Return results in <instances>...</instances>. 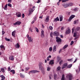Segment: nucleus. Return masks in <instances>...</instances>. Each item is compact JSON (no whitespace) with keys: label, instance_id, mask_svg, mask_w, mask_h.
<instances>
[{"label":"nucleus","instance_id":"obj_16","mask_svg":"<svg viewBox=\"0 0 80 80\" xmlns=\"http://www.w3.org/2000/svg\"><path fill=\"white\" fill-rule=\"evenodd\" d=\"M39 68L43 67V63L42 62H39L38 64Z\"/></svg>","mask_w":80,"mask_h":80},{"label":"nucleus","instance_id":"obj_36","mask_svg":"<svg viewBox=\"0 0 80 80\" xmlns=\"http://www.w3.org/2000/svg\"><path fill=\"white\" fill-rule=\"evenodd\" d=\"M5 40H6V41H8V42L10 41V39L9 38H7L6 37L5 38Z\"/></svg>","mask_w":80,"mask_h":80},{"label":"nucleus","instance_id":"obj_58","mask_svg":"<svg viewBox=\"0 0 80 80\" xmlns=\"http://www.w3.org/2000/svg\"><path fill=\"white\" fill-rule=\"evenodd\" d=\"M2 35H4V34H5V32L3 31H2Z\"/></svg>","mask_w":80,"mask_h":80},{"label":"nucleus","instance_id":"obj_3","mask_svg":"<svg viewBox=\"0 0 80 80\" xmlns=\"http://www.w3.org/2000/svg\"><path fill=\"white\" fill-rule=\"evenodd\" d=\"M27 37L28 38L29 42H31L32 43L33 42V39L32 38V37L30 36L29 37V35L28 34L27 35Z\"/></svg>","mask_w":80,"mask_h":80},{"label":"nucleus","instance_id":"obj_32","mask_svg":"<svg viewBox=\"0 0 80 80\" xmlns=\"http://www.w3.org/2000/svg\"><path fill=\"white\" fill-rule=\"evenodd\" d=\"M57 75L56 74H54V80H56V79H57Z\"/></svg>","mask_w":80,"mask_h":80},{"label":"nucleus","instance_id":"obj_22","mask_svg":"<svg viewBox=\"0 0 80 80\" xmlns=\"http://www.w3.org/2000/svg\"><path fill=\"white\" fill-rule=\"evenodd\" d=\"M15 47H16V48H18L20 47V45H19V44L18 42L15 45Z\"/></svg>","mask_w":80,"mask_h":80},{"label":"nucleus","instance_id":"obj_35","mask_svg":"<svg viewBox=\"0 0 80 80\" xmlns=\"http://www.w3.org/2000/svg\"><path fill=\"white\" fill-rule=\"evenodd\" d=\"M7 5L6 4L5 6L4 10H7Z\"/></svg>","mask_w":80,"mask_h":80},{"label":"nucleus","instance_id":"obj_43","mask_svg":"<svg viewBox=\"0 0 80 80\" xmlns=\"http://www.w3.org/2000/svg\"><path fill=\"white\" fill-rule=\"evenodd\" d=\"M63 62V61L62 60H61L60 61V62H59V64L60 65H61L62 63Z\"/></svg>","mask_w":80,"mask_h":80},{"label":"nucleus","instance_id":"obj_51","mask_svg":"<svg viewBox=\"0 0 80 80\" xmlns=\"http://www.w3.org/2000/svg\"><path fill=\"white\" fill-rule=\"evenodd\" d=\"M76 36H77V33H74L73 37H76Z\"/></svg>","mask_w":80,"mask_h":80},{"label":"nucleus","instance_id":"obj_8","mask_svg":"<svg viewBox=\"0 0 80 80\" xmlns=\"http://www.w3.org/2000/svg\"><path fill=\"white\" fill-rule=\"evenodd\" d=\"M31 71L32 73H36L40 72V71L37 70H32Z\"/></svg>","mask_w":80,"mask_h":80},{"label":"nucleus","instance_id":"obj_60","mask_svg":"<svg viewBox=\"0 0 80 80\" xmlns=\"http://www.w3.org/2000/svg\"><path fill=\"white\" fill-rule=\"evenodd\" d=\"M57 5H58V6H59V5H60V2L59 1L58 2Z\"/></svg>","mask_w":80,"mask_h":80},{"label":"nucleus","instance_id":"obj_25","mask_svg":"<svg viewBox=\"0 0 80 80\" xmlns=\"http://www.w3.org/2000/svg\"><path fill=\"white\" fill-rule=\"evenodd\" d=\"M9 59H10V60H12V61H13V60H14V58H13V56H11L9 57Z\"/></svg>","mask_w":80,"mask_h":80},{"label":"nucleus","instance_id":"obj_34","mask_svg":"<svg viewBox=\"0 0 80 80\" xmlns=\"http://www.w3.org/2000/svg\"><path fill=\"white\" fill-rule=\"evenodd\" d=\"M1 70L2 73H4V72H5V69L3 68H1Z\"/></svg>","mask_w":80,"mask_h":80},{"label":"nucleus","instance_id":"obj_6","mask_svg":"<svg viewBox=\"0 0 80 80\" xmlns=\"http://www.w3.org/2000/svg\"><path fill=\"white\" fill-rule=\"evenodd\" d=\"M66 78H69V80H72V78L73 77L71 75L68 74L66 76Z\"/></svg>","mask_w":80,"mask_h":80},{"label":"nucleus","instance_id":"obj_52","mask_svg":"<svg viewBox=\"0 0 80 80\" xmlns=\"http://www.w3.org/2000/svg\"><path fill=\"white\" fill-rule=\"evenodd\" d=\"M58 61L57 62H59L60 61V60H61V58H58Z\"/></svg>","mask_w":80,"mask_h":80},{"label":"nucleus","instance_id":"obj_59","mask_svg":"<svg viewBox=\"0 0 80 80\" xmlns=\"http://www.w3.org/2000/svg\"><path fill=\"white\" fill-rule=\"evenodd\" d=\"M63 29H64V28L63 27H62L61 28V30H63Z\"/></svg>","mask_w":80,"mask_h":80},{"label":"nucleus","instance_id":"obj_42","mask_svg":"<svg viewBox=\"0 0 80 80\" xmlns=\"http://www.w3.org/2000/svg\"><path fill=\"white\" fill-rule=\"evenodd\" d=\"M49 28L50 30H52L53 29V27H52V26H50L49 27Z\"/></svg>","mask_w":80,"mask_h":80},{"label":"nucleus","instance_id":"obj_14","mask_svg":"<svg viewBox=\"0 0 80 80\" xmlns=\"http://www.w3.org/2000/svg\"><path fill=\"white\" fill-rule=\"evenodd\" d=\"M54 60H52L50 61L49 62V65H52V64H54Z\"/></svg>","mask_w":80,"mask_h":80},{"label":"nucleus","instance_id":"obj_30","mask_svg":"<svg viewBox=\"0 0 80 80\" xmlns=\"http://www.w3.org/2000/svg\"><path fill=\"white\" fill-rule=\"evenodd\" d=\"M72 67V64H70L68 65L67 68H70Z\"/></svg>","mask_w":80,"mask_h":80},{"label":"nucleus","instance_id":"obj_2","mask_svg":"<svg viewBox=\"0 0 80 80\" xmlns=\"http://www.w3.org/2000/svg\"><path fill=\"white\" fill-rule=\"evenodd\" d=\"M39 69L41 71V72L43 74L45 75V68L43 67H41V68H39Z\"/></svg>","mask_w":80,"mask_h":80},{"label":"nucleus","instance_id":"obj_17","mask_svg":"<svg viewBox=\"0 0 80 80\" xmlns=\"http://www.w3.org/2000/svg\"><path fill=\"white\" fill-rule=\"evenodd\" d=\"M0 47L1 48H2L3 49V50H5V46H3V45H1L0 46Z\"/></svg>","mask_w":80,"mask_h":80},{"label":"nucleus","instance_id":"obj_5","mask_svg":"<svg viewBox=\"0 0 80 80\" xmlns=\"http://www.w3.org/2000/svg\"><path fill=\"white\" fill-rule=\"evenodd\" d=\"M56 42H57V43H60V42H62V39L58 37L56 38Z\"/></svg>","mask_w":80,"mask_h":80},{"label":"nucleus","instance_id":"obj_56","mask_svg":"<svg viewBox=\"0 0 80 80\" xmlns=\"http://www.w3.org/2000/svg\"><path fill=\"white\" fill-rule=\"evenodd\" d=\"M22 18H24V17H25V15L24 14V13L22 14Z\"/></svg>","mask_w":80,"mask_h":80},{"label":"nucleus","instance_id":"obj_37","mask_svg":"<svg viewBox=\"0 0 80 80\" xmlns=\"http://www.w3.org/2000/svg\"><path fill=\"white\" fill-rule=\"evenodd\" d=\"M52 50H53V49H52V47L49 48V52H52Z\"/></svg>","mask_w":80,"mask_h":80},{"label":"nucleus","instance_id":"obj_41","mask_svg":"<svg viewBox=\"0 0 80 80\" xmlns=\"http://www.w3.org/2000/svg\"><path fill=\"white\" fill-rule=\"evenodd\" d=\"M8 71L9 72V71H10L11 70V68H10V67H9L8 68Z\"/></svg>","mask_w":80,"mask_h":80},{"label":"nucleus","instance_id":"obj_62","mask_svg":"<svg viewBox=\"0 0 80 80\" xmlns=\"http://www.w3.org/2000/svg\"><path fill=\"white\" fill-rule=\"evenodd\" d=\"M60 36L61 37V38H63V36L62 35H60Z\"/></svg>","mask_w":80,"mask_h":80},{"label":"nucleus","instance_id":"obj_57","mask_svg":"<svg viewBox=\"0 0 80 80\" xmlns=\"http://www.w3.org/2000/svg\"><path fill=\"white\" fill-rule=\"evenodd\" d=\"M35 22V21L33 20L31 22L32 24H33V23H34Z\"/></svg>","mask_w":80,"mask_h":80},{"label":"nucleus","instance_id":"obj_45","mask_svg":"<svg viewBox=\"0 0 80 80\" xmlns=\"http://www.w3.org/2000/svg\"><path fill=\"white\" fill-rule=\"evenodd\" d=\"M53 32H51L50 33V36L51 37H52V38H53Z\"/></svg>","mask_w":80,"mask_h":80},{"label":"nucleus","instance_id":"obj_48","mask_svg":"<svg viewBox=\"0 0 80 80\" xmlns=\"http://www.w3.org/2000/svg\"><path fill=\"white\" fill-rule=\"evenodd\" d=\"M73 43H74L73 41H72L70 43V45H72L73 44Z\"/></svg>","mask_w":80,"mask_h":80},{"label":"nucleus","instance_id":"obj_33","mask_svg":"<svg viewBox=\"0 0 80 80\" xmlns=\"http://www.w3.org/2000/svg\"><path fill=\"white\" fill-rule=\"evenodd\" d=\"M60 69H61V67H60V66H58L57 67V71H60Z\"/></svg>","mask_w":80,"mask_h":80},{"label":"nucleus","instance_id":"obj_55","mask_svg":"<svg viewBox=\"0 0 80 80\" xmlns=\"http://www.w3.org/2000/svg\"><path fill=\"white\" fill-rule=\"evenodd\" d=\"M12 0H8V3H12Z\"/></svg>","mask_w":80,"mask_h":80},{"label":"nucleus","instance_id":"obj_49","mask_svg":"<svg viewBox=\"0 0 80 80\" xmlns=\"http://www.w3.org/2000/svg\"><path fill=\"white\" fill-rule=\"evenodd\" d=\"M80 27H78L76 28V30H77L78 31L79 30H80Z\"/></svg>","mask_w":80,"mask_h":80},{"label":"nucleus","instance_id":"obj_7","mask_svg":"<svg viewBox=\"0 0 80 80\" xmlns=\"http://www.w3.org/2000/svg\"><path fill=\"white\" fill-rule=\"evenodd\" d=\"M53 36H58L59 35V33L57 32H53Z\"/></svg>","mask_w":80,"mask_h":80},{"label":"nucleus","instance_id":"obj_46","mask_svg":"<svg viewBox=\"0 0 80 80\" xmlns=\"http://www.w3.org/2000/svg\"><path fill=\"white\" fill-rule=\"evenodd\" d=\"M68 0H62V2H68Z\"/></svg>","mask_w":80,"mask_h":80},{"label":"nucleus","instance_id":"obj_11","mask_svg":"<svg viewBox=\"0 0 80 80\" xmlns=\"http://www.w3.org/2000/svg\"><path fill=\"white\" fill-rule=\"evenodd\" d=\"M68 64L67 63H65L63 64V66L62 67V69H64V68H67V67Z\"/></svg>","mask_w":80,"mask_h":80},{"label":"nucleus","instance_id":"obj_23","mask_svg":"<svg viewBox=\"0 0 80 80\" xmlns=\"http://www.w3.org/2000/svg\"><path fill=\"white\" fill-rule=\"evenodd\" d=\"M78 9L77 8H76L74 9H71L72 11H74V12H77V11H78Z\"/></svg>","mask_w":80,"mask_h":80},{"label":"nucleus","instance_id":"obj_13","mask_svg":"<svg viewBox=\"0 0 80 80\" xmlns=\"http://www.w3.org/2000/svg\"><path fill=\"white\" fill-rule=\"evenodd\" d=\"M45 36H44V31L42 30L41 31V37L42 38H44Z\"/></svg>","mask_w":80,"mask_h":80},{"label":"nucleus","instance_id":"obj_50","mask_svg":"<svg viewBox=\"0 0 80 80\" xmlns=\"http://www.w3.org/2000/svg\"><path fill=\"white\" fill-rule=\"evenodd\" d=\"M25 68L26 69V71H28L30 69V68Z\"/></svg>","mask_w":80,"mask_h":80},{"label":"nucleus","instance_id":"obj_9","mask_svg":"<svg viewBox=\"0 0 80 80\" xmlns=\"http://www.w3.org/2000/svg\"><path fill=\"white\" fill-rule=\"evenodd\" d=\"M21 23V22L20 21H17V22H16L15 23H14L13 24V25H20Z\"/></svg>","mask_w":80,"mask_h":80},{"label":"nucleus","instance_id":"obj_12","mask_svg":"<svg viewBox=\"0 0 80 80\" xmlns=\"http://www.w3.org/2000/svg\"><path fill=\"white\" fill-rule=\"evenodd\" d=\"M16 15L17 17H21V13L20 12H17L16 13Z\"/></svg>","mask_w":80,"mask_h":80},{"label":"nucleus","instance_id":"obj_40","mask_svg":"<svg viewBox=\"0 0 80 80\" xmlns=\"http://www.w3.org/2000/svg\"><path fill=\"white\" fill-rule=\"evenodd\" d=\"M34 21H36L37 20V16H35L34 18Z\"/></svg>","mask_w":80,"mask_h":80},{"label":"nucleus","instance_id":"obj_63","mask_svg":"<svg viewBox=\"0 0 80 80\" xmlns=\"http://www.w3.org/2000/svg\"><path fill=\"white\" fill-rule=\"evenodd\" d=\"M61 51H62V49H61L59 51V53H60V52H61Z\"/></svg>","mask_w":80,"mask_h":80},{"label":"nucleus","instance_id":"obj_53","mask_svg":"<svg viewBox=\"0 0 80 80\" xmlns=\"http://www.w3.org/2000/svg\"><path fill=\"white\" fill-rule=\"evenodd\" d=\"M35 29H36V31L37 32H39L38 29V28H35Z\"/></svg>","mask_w":80,"mask_h":80},{"label":"nucleus","instance_id":"obj_29","mask_svg":"<svg viewBox=\"0 0 80 80\" xmlns=\"http://www.w3.org/2000/svg\"><path fill=\"white\" fill-rule=\"evenodd\" d=\"M61 80H65V75L64 74H63L62 75Z\"/></svg>","mask_w":80,"mask_h":80},{"label":"nucleus","instance_id":"obj_61","mask_svg":"<svg viewBox=\"0 0 80 80\" xmlns=\"http://www.w3.org/2000/svg\"><path fill=\"white\" fill-rule=\"evenodd\" d=\"M40 0H38V2H37V3H40Z\"/></svg>","mask_w":80,"mask_h":80},{"label":"nucleus","instance_id":"obj_28","mask_svg":"<svg viewBox=\"0 0 80 80\" xmlns=\"http://www.w3.org/2000/svg\"><path fill=\"white\" fill-rule=\"evenodd\" d=\"M57 50L56 48V46H54L53 48V52H56V50Z\"/></svg>","mask_w":80,"mask_h":80},{"label":"nucleus","instance_id":"obj_39","mask_svg":"<svg viewBox=\"0 0 80 80\" xmlns=\"http://www.w3.org/2000/svg\"><path fill=\"white\" fill-rule=\"evenodd\" d=\"M71 12H67L66 13V14L67 15L69 16L70 15V14Z\"/></svg>","mask_w":80,"mask_h":80},{"label":"nucleus","instance_id":"obj_15","mask_svg":"<svg viewBox=\"0 0 80 80\" xmlns=\"http://www.w3.org/2000/svg\"><path fill=\"white\" fill-rule=\"evenodd\" d=\"M71 32V31L70 29L66 30V34H69V33H70Z\"/></svg>","mask_w":80,"mask_h":80},{"label":"nucleus","instance_id":"obj_31","mask_svg":"<svg viewBox=\"0 0 80 80\" xmlns=\"http://www.w3.org/2000/svg\"><path fill=\"white\" fill-rule=\"evenodd\" d=\"M10 72H12V74H15V71L13 69L11 70Z\"/></svg>","mask_w":80,"mask_h":80},{"label":"nucleus","instance_id":"obj_27","mask_svg":"<svg viewBox=\"0 0 80 80\" xmlns=\"http://www.w3.org/2000/svg\"><path fill=\"white\" fill-rule=\"evenodd\" d=\"M57 21H59V18H58V17H57V18L54 19L53 21L54 22H57Z\"/></svg>","mask_w":80,"mask_h":80},{"label":"nucleus","instance_id":"obj_20","mask_svg":"<svg viewBox=\"0 0 80 80\" xmlns=\"http://www.w3.org/2000/svg\"><path fill=\"white\" fill-rule=\"evenodd\" d=\"M68 47V45L66 44L64 45V46L62 48V50H64V49H65L66 48H67Z\"/></svg>","mask_w":80,"mask_h":80},{"label":"nucleus","instance_id":"obj_54","mask_svg":"<svg viewBox=\"0 0 80 80\" xmlns=\"http://www.w3.org/2000/svg\"><path fill=\"white\" fill-rule=\"evenodd\" d=\"M29 6L30 7H32V3H30L29 4Z\"/></svg>","mask_w":80,"mask_h":80},{"label":"nucleus","instance_id":"obj_19","mask_svg":"<svg viewBox=\"0 0 80 80\" xmlns=\"http://www.w3.org/2000/svg\"><path fill=\"white\" fill-rule=\"evenodd\" d=\"M0 77H1V80H5V77L3 75H1L0 76Z\"/></svg>","mask_w":80,"mask_h":80},{"label":"nucleus","instance_id":"obj_47","mask_svg":"<svg viewBox=\"0 0 80 80\" xmlns=\"http://www.w3.org/2000/svg\"><path fill=\"white\" fill-rule=\"evenodd\" d=\"M8 7H12V4H11L9 3H8Z\"/></svg>","mask_w":80,"mask_h":80},{"label":"nucleus","instance_id":"obj_64","mask_svg":"<svg viewBox=\"0 0 80 80\" xmlns=\"http://www.w3.org/2000/svg\"><path fill=\"white\" fill-rule=\"evenodd\" d=\"M29 30L31 32H33V31L32 30V29H31V28H30Z\"/></svg>","mask_w":80,"mask_h":80},{"label":"nucleus","instance_id":"obj_4","mask_svg":"<svg viewBox=\"0 0 80 80\" xmlns=\"http://www.w3.org/2000/svg\"><path fill=\"white\" fill-rule=\"evenodd\" d=\"M34 10V9H33L32 8H30L29 10V13L28 15H32V13H33Z\"/></svg>","mask_w":80,"mask_h":80},{"label":"nucleus","instance_id":"obj_18","mask_svg":"<svg viewBox=\"0 0 80 80\" xmlns=\"http://www.w3.org/2000/svg\"><path fill=\"white\" fill-rule=\"evenodd\" d=\"M16 32L15 31H14L12 32V35L13 37H15Z\"/></svg>","mask_w":80,"mask_h":80},{"label":"nucleus","instance_id":"obj_26","mask_svg":"<svg viewBox=\"0 0 80 80\" xmlns=\"http://www.w3.org/2000/svg\"><path fill=\"white\" fill-rule=\"evenodd\" d=\"M60 21L62 22L63 20V16L61 15L59 16Z\"/></svg>","mask_w":80,"mask_h":80},{"label":"nucleus","instance_id":"obj_44","mask_svg":"<svg viewBox=\"0 0 80 80\" xmlns=\"http://www.w3.org/2000/svg\"><path fill=\"white\" fill-rule=\"evenodd\" d=\"M47 71H50V67H47Z\"/></svg>","mask_w":80,"mask_h":80},{"label":"nucleus","instance_id":"obj_10","mask_svg":"<svg viewBox=\"0 0 80 80\" xmlns=\"http://www.w3.org/2000/svg\"><path fill=\"white\" fill-rule=\"evenodd\" d=\"M75 17V15H71L70 17L69 18L68 21H71V20H72V18H74Z\"/></svg>","mask_w":80,"mask_h":80},{"label":"nucleus","instance_id":"obj_24","mask_svg":"<svg viewBox=\"0 0 80 80\" xmlns=\"http://www.w3.org/2000/svg\"><path fill=\"white\" fill-rule=\"evenodd\" d=\"M20 77L21 78H25V75L23 74L22 73H20Z\"/></svg>","mask_w":80,"mask_h":80},{"label":"nucleus","instance_id":"obj_1","mask_svg":"<svg viewBox=\"0 0 80 80\" xmlns=\"http://www.w3.org/2000/svg\"><path fill=\"white\" fill-rule=\"evenodd\" d=\"M72 5H73V4L72 3H70L69 4L63 5L62 6L64 7V8H67V7H71L72 6Z\"/></svg>","mask_w":80,"mask_h":80},{"label":"nucleus","instance_id":"obj_21","mask_svg":"<svg viewBox=\"0 0 80 80\" xmlns=\"http://www.w3.org/2000/svg\"><path fill=\"white\" fill-rule=\"evenodd\" d=\"M45 22H49V17L47 16V18H46V20H45Z\"/></svg>","mask_w":80,"mask_h":80},{"label":"nucleus","instance_id":"obj_38","mask_svg":"<svg viewBox=\"0 0 80 80\" xmlns=\"http://www.w3.org/2000/svg\"><path fill=\"white\" fill-rule=\"evenodd\" d=\"M68 62H72V61H73V58L68 59Z\"/></svg>","mask_w":80,"mask_h":80}]
</instances>
